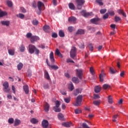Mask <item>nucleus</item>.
<instances>
[{
	"mask_svg": "<svg viewBox=\"0 0 128 128\" xmlns=\"http://www.w3.org/2000/svg\"><path fill=\"white\" fill-rule=\"evenodd\" d=\"M76 56V48L75 47H72L70 52V56L74 60Z\"/></svg>",
	"mask_w": 128,
	"mask_h": 128,
	"instance_id": "f257e3e1",
	"label": "nucleus"
},
{
	"mask_svg": "<svg viewBox=\"0 0 128 128\" xmlns=\"http://www.w3.org/2000/svg\"><path fill=\"white\" fill-rule=\"evenodd\" d=\"M3 86L4 87L3 88V90L5 92H10V88L9 85H8V82H4L3 84Z\"/></svg>",
	"mask_w": 128,
	"mask_h": 128,
	"instance_id": "f03ea898",
	"label": "nucleus"
},
{
	"mask_svg": "<svg viewBox=\"0 0 128 128\" xmlns=\"http://www.w3.org/2000/svg\"><path fill=\"white\" fill-rule=\"evenodd\" d=\"M81 14H82V16H84V18H88V16H92V12H86V11L84 10H82L81 12Z\"/></svg>",
	"mask_w": 128,
	"mask_h": 128,
	"instance_id": "7ed1b4c3",
	"label": "nucleus"
},
{
	"mask_svg": "<svg viewBox=\"0 0 128 128\" xmlns=\"http://www.w3.org/2000/svg\"><path fill=\"white\" fill-rule=\"evenodd\" d=\"M36 48L32 44H30L28 46V50L30 54H32L34 52V50H36Z\"/></svg>",
	"mask_w": 128,
	"mask_h": 128,
	"instance_id": "20e7f679",
	"label": "nucleus"
},
{
	"mask_svg": "<svg viewBox=\"0 0 128 128\" xmlns=\"http://www.w3.org/2000/svg\"><path fill=\"white\" fill-rule=\"evenodd\" d=\"M100 20L99 18H94L90 20V22L93 24H98V23Z\"/></svg>",
	"mask_w": 128,
	"mask_h": 128,
	"instance_id": "39448f33",
	"label": "nucleus"
},
{
	"mask_svg": "<svg viewBox=\"0 0 128 128\" xmlns=\"http://www.w3.org/2000/svg\"><path fill=\"white\" fill-rule=\"evenodd\" d=\"M80 96L79 95L76 98V104H74V106H80Z\"/></svg>",
	"mask_w": 128,
	"mask_h": 128,
	"instance_id": "423d86ee",
	"label": "nucleus"
},
{
	"mask_svg": "<svg viewBox=\"0 0 128 128\" xmlns=\"http://www.w3.org/2000/svg\"><path fill=\"white\" fill-rule=\"evenodd\" d=\"M42 124L43 128H46L48 126V122L47 120H44Z\"/></svg>",
	"mask_w": 128,
	"mask_h": 128,
	"instance_id": "0eeeda50",
	"label": "nucleus"
},
{
	"mask_svg": "<svg viewBox=\"0 0 128 128\" xmlns=\"http://www.w3.org/2000/svg\"><path fill=\"white\" fill-rule=\"evenodd\" d=\"M80 78L82 82V84H85L86 81V80H84V72H82V70H80Z\"/></svg>",
	"mask_w": 128,
	"mask_h": 128,
	"instance_id": "6e6552de",
	"label": "nucleus"
},
{
	"mask_svg": "<svg viewBox=\"0 0 128 128\" xmlns=\"http://www.w3.org/2000/svg\"><path fill=\"white\" fill-rule=\"evenodd\" d=\"M40 40V38L38 36H32L30 38V42H36L37 40Z\"/></svg>",
	"mask_w": 128,
	"mask_h": 128,
	"instance_id": "1a4fd4ad",
	"label": "nucleus"
},
{
	"mask_svg": "<svg viewBox=\"0 0 128 128\" xmlns=\"http://www.w3.org/2000/svg\"><path fill=\"white\" fill-rule=\"evenodd\" d=\"M44 110L46 112H48V110H50V104L46 102L44 106Z\"/></svg>",
	"mask_w": 128,
	"mask_h": 128,
	"instance_id": "9d476101",
	"label": "nucleus"
},
{
	"mask_svg": "<svg viewBox=\"0 0 128 128\" xmlns=\"http://www.w3.org/2000/svg\"><path fill=\"white\" fill-rule=\"evenodd\" d=\"M50 60L51 62H52V64H54V62H55L54 57V52H51L50 53Z\"/></svg>",
	"mask_w": 128,
	"mask_h": 128,
	"instance_id": "9b49d317",
	"label": "nucleus"
},
{
	"mask_svg": "<svg viewBox=\"0 0 128 128\" xmlns=\"http://www.w3.org/2000/svg\"><path fill=\"white\" fill-rule=\"evenodd\" d=\"M106 76V74L102 72V73L99 76V78L100 80V82H104V78Z\"/></svg>",
	"mask_w": 128,
	"mask_h": 128,
	"instance_id": "f8f14e48",
	"label": "nucleus"
},
{
	"mask_svg": "<svg viewBox=\"0 0 128 128\" xmlns=\"http://www.w3.org/2000/svg\"><path fill=\"white\" fill-rule=\"evenodd\" d=\"M68 22H72L74 24H76V17L74 16H71L68 18Z\"/></svg>",
	"mask_w": 128,
	"mask_h": 128,
	"instance_id": "ddd939ff",
	"label": "nucleus"
},
{
	"mask_svg": "<svg viewBox=\"0 0 128 128\" xmlns=\"http://www.w3.org/2000/svg\"><path fill=\"white\" fill-rule=\"evenodd\" d=\"M76 6L78 10H80V0H76Z\"/></svg>",
	"mask_w": 128,
	"mask_h": 128,
	"instance_id": "4468645a",
	"label": "nucleus"
},
{
	"mask_svg": "<svg viewBox=\"0 0 128 128\" xmlns=\"http://www.w3.org/2000/svg\"><path fill=\"white\" fill-rule=\"evenodd\" d=\"M0 24H2V26H10V22L8 20L1 21Z\"/></svg>",
	"mask_w": 128,
	"mask_h": 128,
	"instance_id": "2eb2a0df",
	"label": "nucleus"
},
{
	"mask_svg": "<svg viewBox=\"0 0 128 128\" xmlns=\"http://www.w3.org/2000/svg\"><path fill=\"white\" fill-rule=\"evenodd\" d=\"M23 88L26 94H28V92H29L28 86V85H25L23 86Z\"/></svg>",
	"mask_w": 128,
	"mask_h": 128,
	"instance_id": "dca6fc26",
	"label": "nucleus"
},
{
	"mask_svg": "<svg viewBox=\"0 0 128 128\" xmlns=\"http://www.w3.org/2000/svg\"><path fill=\"white\" fill-rule=\"evenodd\" d=\"M42 6L44 5V3L42 2H38V10H40V12H42Z\"/></svg>",
	"mask_w": 128,
	"mask_h": 128,
	"instance_id": "f3484780",
	"label": "nucleus"
},
{
	"mask_svg": "<svg viewBox=\"0 0 128 128\" xmlns=\"http://www.w3.org/2000/svg\"><path fill=\"white\" fill-rule=\"evenodd\" d=\"M118 12L119 14H122L123 16H124V18H126V14L124 12V10H118Z\"/></svg>",
	"mask_w": 128,
	"mask_h": 128,
	"instance_id": "a211bd4d",
	"label": "nucleus"
},
{
	"mask_svg": "<svg viewBox=\"0 0 128 128\" xmlns=\"http://www.w3.org/2000/svg\"><path fill=\"white\" fill-rule=\"evenodd\" d=\"M50 28L49 26L46 25L44 26V30L45 32H50Z\"/></svg>",
	"mask_w": 128,
	"mask_h": 128,
	"instance_id": "6ab92c4d",
	"label": "nucleus"
},
{
	"mask_svg": "<svg viewBox=\"0 0 128 128\" xmlns=\"http://www.w3.org/2000/svg\"><path fill=\"white\" fill-rule=\"evenodd\" d=\"M68 7L69 8H70V10H76V6H74V4L73 3H69Z\"/></svg>",
	"mask_w": 128,
	"mask_h": 128,
	"instance_id": "aec40b11",
	"label": "nucleus"
},
{
	"mask_svg": "<svg viewBox=\"0 0 128 128\" xmlns=\"http://www.w3.org/2000/svg\"><path fill=\"white\" fill-rule=\"evenodd\" d=\"M22 122L20 121V120H18V119H15L14 123V126H19V124H20Z\"/></svg>",
	"mask_w": 128,
	"mask_h": 128,
	"instance_id": "412c9836",
	"label": "nucleus"
},
{
	"mask_svg": "<svg viewBox=\"0 0 128 128\" xmlns=\"http://www.w3.org/2000/svg\"><path fill=\"white\" fill-rule=\"evenodd\" d=\"M55 54H56V56H60V58H62V53H60L58 49H56Z\"/></svg>",
	"mask_w": 128,
	"mask_h": 128,
	"instance_id": "4be33fe9",
	"label": "nucleus"
},
{
	"mask_svg": "<svg viewBox=\"0 0 128 128\" xmlns=\"http://www.w3.org/2000/svg\"><path fill=\"white\" fill-rule=\"evenodd\" d=\"M62 126H66V128H70V126H72V122H64L62 123Z\"/></svg>",
	"mask_w": 128,
	"mask_h": 128,
	"instance_id": "5701e85b",
	"label": "nucleus"
},
{
	"mask_svg": "<svg viewBox=\"0 0 128 128\" xmlns=\"http://www.w3.org/2000/svg\"><path fill=\"white\" fill-rule=\"evenodd\" d=\"M72 82L74 84H78V82H80V80L76 77H73L72 78Z\"/></svg>",
	"mask_w": 128,
	"mask_h": 128,
	"instance_id": "b1692460",
	"label": "nucleus"
},
{
	"mask_svg": "<svg viewBox=\"0 0 128 128\" xmlns=\"http://www.w3.org/2000/svg\"><path fill=\"white\" fill-rule=\"evenodd\" d=\"M58 118L60 120H64V116L62 113L58 114Z\"/></svg>",
	"mask_w": 128,
	"mask_h": 128,
	"instance_id": "393cba45",
	"label": "nucleus"
},
{
	"mask_svg": "<svg viewBox=\"0 0 128 128\" xmlns=\"http://www.w3.org/2000/svg\"><path fill=\"white\" fill-rule=\"evenodd\" d=\"M68 88L70 90L71 92L72 91V90H74V84L70 82L68 86Z\"/></svg>",
	"mask_w": 128,
	"mask_h": 128,
	"instance_id": "a878e982",
	"label": "nucleus"
},
{
	"mask_svg": "<svg viewBox=\"0 0 128 128\" xmlns=\"http://www.w3.org/2000/svg\"><path fill=\"white\" fill-rule=\"evenodd\" d=\"M53 110L55 111L56 112H60L61 110L60 108V107H58L56 106H54L53 108Z\"/></svg>",
	"mask_w": 128,
	"mask_h": 128,
	"instance_id": "bb28decb",
	"label": "nucleus"
},
{
	"mask_svg": "<svg viewBox=\"0 0 128 128\" xmlns=\"http://www.w3.org/2000/svg\"><path fill=\"white\" fill-rule=\"evenodd\" d=\"M6 14H8L6 12H3L0 9V18H2V16H6Z\"/></svg>",
	"mask_w": 128,
	"mask_h": 128,
	"instance_id": "cd10ccee",
	"label": "nucleus"
},
{
	"mask_svg": "<svg viewBox=\"0 0 128 128\" xmlns=\"http://www.w3.org/2000/svg\"><path fill=\"white\" fill-rule=\"evenodd\" d=\"M30 122H32V124H38V120L33 118H32L30 120Z\"/></svg>",
	"mask_w": 128,
	"mask_h": 128,
	"instance_id": "c85d7f7f",
	"label": "nucleus"
},
{
	"mask_svg": "<svg viewBox=\"0 0 128 128\" xmlns=\"http://www.w3.org/2000/svg\"><path fill=\"white\" fill-rule=\"evenodd\" d=\"M58 34L60 38H64V32L62 30H60Z\"/></svg>",
	"mask_w": 128,
	"mask_h": 128,
	"instance_id": "c756f323",
	"label": "nucleus"
},
{
	"mask_svg": "<svg viewBox=\"0 0 128 128\" xmlns=\"http://www.w3.org/2000/svg\"><path fill=\"white\" fill-rule=\"evenodd\" d=\"M50 68L52 70H58V66L56 65H52V66H50Z\"/></svg>",
	"mask_w": 128,
	"mask_h": 128,
	"instance_id": "7c9ffc66",
	"label": "nucleus"
},
{
	"mask_svg": "<svg viewBox=\"0 0 128 128\" xmlns=\"http://www.w3.org/2000/svg\"><path fill=\"white\" fill-rule=\"evenodd\" d=\"M76 76L80 78V70L76 69Z\"/></svg>",
	"mask_w": 128,
	"mask_h": 128,
	"instance_id": "2f4dec72",
	"label": "nucleus"
},
{
	"mask_svg": "<svg viewBox=\"0 0 128 128\" xmlns=\"http://www.w3.org/2000/svg\"><path fill=\"white\" fill-rule=\"evenodd\" d=\"M94 92L96 94L100 92V87L99 86H96L94 88Z\"/></svg>",
	"mask_w": 128,
	"mask_h": 128,
	"instance_id": "473e14b6",
	"label": "nucleus"
},
{
	"mask_svg": "<svg viewBox=\"0 0 128 128\" xmlns=\"http://www.w3.org/2000/svg\"><path fill=\"white\" fill-rule=\"evenodd\" d=\"M17 18H21L22 20H24V14H19L16 15Z\"/></svg>",
	"mask_w": 128,
	"mask_h": 128,
	"instance_id": "72a5a7b5",
	"label": "nucleus"
},
{
	"mask_svg": "<svg viewBox=\"0 0 128 128\" xmlns=\"http://www.w3.org/2000/svg\"><path fill=\"white\" fill-rule=\"evenodd\" d=\"M23 66H24V64H22V63H20L19 64H18L17 66L18 70H20L22 68Z\"/></svg>",
	"mask_w": 128,
	"mask_h": 128,
	"instance_id": "f704fd0d",
	"label": "nucleus"
},
{
	"mask_svg": "<svg viewBox=\"0 0 128 128\" xmlns=\"http://www.w3.org/2000/svg\"><path fill=\"white\" fill-rule=\"evenodd\" d=\"M104 90H108V88H110V86L108 84H104L102 86Z\"/></svg>",
	"mask_w": 128,
	"mask_h": 128,
	"instance_id": "c9c22d12",
	"label": "nucleus"
},
{
	"mask_svg": "<svg viewBox=\"0 0 128 128\" xmlns=\"http://www.w3.org/2000/svg\"><path fill=\"white\" fill-rule=\"evenodd\" d=\"M88 48L90 50H91V52H92V50H94V44H89L88 45Z\"/></svg>",
	"mask_w": 128,
	"mask_h": 128,
	"instance_id": "e433bc0d",
	"label": "nucleus"
},
{
	"mask_svg": "<svg viewBox=\"0 0 128 128\" xmlns=\"http://www.w3.org/2000/svg\"><path fill=\"white\" fill-rule=\"evenodd\" d=\"M108 102L110 104H112V97L110 96H108Z\"/></svg>",
	"mask_w": 128,
	"mask_h": 128,
	"instance_id": "4c0bfd02",
	"label": "nucleus"
},
{
	"mask_svg": "<svg viewBox=\"0 0 128 128\" xmlns=\"http://www.w3.org/2000/svg\"><path fill=\"white\" fill-rule=\"evenodd\" d=\"M8 52L10 56H14V50L10 49L8 50Z\"/></svg>",
	"mask_w": 128,
	"mask_h": 128,
	"instance_id": "58836bf2",
	"label": "nucleus"
},
{
	"mask_svg": "<svg viewBox=\"0 0 128 128\" xmlns=\"http://www.w3.org/2000/svg\"><path fill=\"white\" fill-rule=\"evenodd\" d=\"M20 52H24V50H26V48H24V45H21V46L20 48Z\"/></svg>",
	"mask_w": 128,
	"mask_h": 128,
	"instance_id": "ea45409f",
	"label": "nucleus"
},
{
	"mask_svg": "<svg viewBox=\"0 0 128 128\" xmlns=\"http://www.w3.org/2000/svg\"><path fill=\"white\" fill-rule=\"evenodd\" d=\"M44 76L46 80H50V75L48 71H45L44 72Z\"/></svg>",
	"mask_w": 128,
	"mask_h": 128,
	"instance_id": "a19ab883",
	"label": "nucleus"
},
{
	"mask_svg": "<svg viewBox=\"0 0 128 128\" xmlns=\"http://www.w3.org/2000/svg\"><path fill=\"white\" fill-rule=\"evenodd\" d=\"M114 20L116 22H120V20H122V18L119 16H115Z\"/></svg>",
	"mask_w": 128,
	"mask_h": 128,
	"instance_id": "79ce46f5",
	"label": "nucleus"
},
{
	"mask_svg": "<svg viewBox=\"0 0 128 128\" xmlns=\"http://www.w3.org/2000/svg\"><path fill=\"white\" fill-rule=\"evenodd\" d=\"M78 94H80V89H76L74 90V94L75 96H78Z\"/></svg>",
	"mask_w": 128,
	"mask_h": 128,
	"instance_id": "37998d69",
	"label": "nucleus"
},
{
	"mask_svg": "<svg viewBox=\"0 0 128 128\" xmlns=\"http://www.w3.org/2000/svg\"><path fill=\"white\" fill-rule=\"evenodd\" d=\"M118 114L114 115L112 116V122H116V118H118Z\"/></svg>",
	"mask_w": 128,
	"mask_h": 128,
	"instance_id": "c03bdc74",
	"label": "nucleus"
},
{
	"mask_svg": "<svg viewBox=\"0 0 128 128\" xmlns=\"http://www.w3.org/2000/svg\"><path fill=\"white\" fill-rule=\"evenodd\" d=\"M64 100L66 104H70V98H64Z\"/></svg>",
	"mask_w": 128,
	"mask_h": 128,
	"instance_id": "a18cd8bd",
	"label": "nucleus"
},
{
	"mask_svg": "<svg viewBox=\"0 0 128 128\" xmlns=\"http://www.w3.org/2000/svg\"><path fill=\"white\" fill-rule=\"evenodd\" d=\"M90 71L92 76L94 75V68L92 67H90Z\"/></svg>",
	"mask_w": 128,
	"mask_h": 128,
	"instance_id": "49530a36",
	"label": "nucleus"
},
{
	"mask_svg": "<svg viewBox=\"0 0 128 128\" xmlns=\"http://www.w3.org/2000/svg\"><path fill=\"white\" fill-rule=\"evenodd\" d=\"M108 12L110 16H114V10H108Z\"/></svg>",
	"mask_w": 128,
	"mask_h": 128,
	"instance_id": "de8ad7c7",
	"label": "nucleus"
},
{
	"mask_svg": "<svg viewBox=\"0 0 128 128\" xmlns=\"http://www.w3.org/2000/svg\"><path fill=\"white\" fill-rule=\"evenodd\" d=\"M32 24L34 26H38V21L36 20H34L32 22Z\"/></svg>",
	"mask_w": 128,
	"mask_h": 128,
	"instance_id": "09e8293b",
	"label": "nucleus"
},
{
	"mask_svg": "<svg viewBox=\"0 0 128 128\" xmlns=\"http://www.w3.org/2000/svg\"><path fill=\"white\" fill-rule=\"evenodd\" d=\"M93 104H94V106H100V102L98 100H95L94 101Z\"/></svg>",
	"mask_w": 128,
	"mask_h": 128,
	"instance_id": "8fccbe9b",
	"label": "nucleus"
},
{
	"mask_svg": "<svg viewBox=\"0 0 128 128\" xmlns=\"http://www.w3.org/2000/svg\"><path fill=\"white\" fill-rule=\"evenodd\" d=\"M102 0H96V2L100 6H104V2H102Z\"/></svg>",
	"mask_w": 128,
	"mask_h": 128,
	"instance_id": "3c124183",
	"label": "nucleus"
},
{
	"mask_svg": "<svg viewBox=\"0 0 128 128\" xmlns=\"http://www.w3.org/2000/svg\"><path fill=\"white\" fill-rule=\"evenodd\" d=\"M14 118H10L8 120V124H14Z\"/></svg>",
	"mask_w": 128,
	"mask_h": 128,
	"instance_id": "603ef678",
	"label": "nucleus"
},
{
	"mask_svg": "<svg viewBox=\"0 0 128 128\" xmlns=\"http://www.w3.org/2000/svg\"><path fill=\"white\" fill-rule=\"evenodd\" d=\"M6 4L8 6H9L10 8H11V6H12V2L10 0H8L6 2Z\"/></svg>",
	"mask_w": 128,
	"mask_h": 128,
	"instance_id": "864d4df0",
	"label": "nucleus"
},
{
	"mask_svg": "<svg viewBox=\"0 0 128 128\" xmlns=\"http://www.w3.org/2000/svg\"><path fill=\"white\" fill-rule=\"evenodd\" d=\"M20 12H21L26 13V10L24 8L21 7L20 8Z\"/></svg>",
	"mask_w": 128,
	"mask_h": 128,
	"instance_id": "5fc2aeb1",
	"label": "nucleus"
},
{
	"mask_svg": "<svg viewBox=\"0 0 128 128\" xmlns=\"http://www.w3.org/2000/svg\"><path fill=\"white\" fill-rule=\"evenodd\" d=\"M68 30L70 32H72V30H74V27L72 26L68 27Z\"/></svg>",
	"mask_w": 128,
	"mask_h": 128,
	"instance_id": "6e6d98bb",
	"label": "nucleus"
},
{
	"mask_svg": "<svg viewBox=\"0 0 128 128\" xmlns=\"http://www.w3.org/2000/svg\"><path fill=\"white\" fill-rule=\"evenodd\" d=\"M108 18V14L106 13L103 16V20H106Z\"/></svg>",
	"mask_w": 128,
	"mask_h": 128,
	"instance_id": "4d7b16f0",
	"label": "nucleus"
},
{
	"mask_svg": "<svg viewBox=\"0 0 128 128\" xmlns=\"http://www.w3.org/2000/svg\"><path fill=\"white\" fill-rule=\"evenodd\" d=\"M106 9H102L100 10V13L102 14H106Z\"/></svg>",
	"mask_w": 128,
	"mask_h": 128,
	"instance_id": "13d9d810",
	"label": "nucleus"
},
{
	"mask_svg": "<svg viewBox=\"0 0 128 128\" xmlns=\"http://www.w3.org/2000/svg\"><path fill=\"white\" fill-rule=\"evenodd\" d=\"M100 96L98 94H94V100H98V98H100Z\"/></svg>",
	"mask_w": 128,
	"mask_h": 128,
	"instance_id": "bf43d9fd",
	"label": "nucleus"
},
{
	"mask_svg": "<svg viewBox=\"0 0 128 128\" xmlns=\"http://www.w3.org/2000/svg\"><path fill=\"white\" fill-rule=\"evenodd\" d=\"M52 38H58V34L56 33H53L52 35Z\"/></svg>",
	"mask_w": 128,
	"mask_h": 128,
	"instance_id": "052dcab7",
	"label": "nucleus"
},
{
	"mask_svg": "<svg viewBox=\"0 0 128 128\" xmlns=\"http://www.w3.org/2000/svg\"><path fill=\"white\" fill-rule=\"evenodd\" d=\"M32 33H28L26 35V38H32Z\"/></svg>",
	"mask_w": 128,
	"mask_h": 128,
	"instance_id": "680f3d73",
	"label": "nucleus"
},
{
	"mask_svg": "<svg viewBox=\"0 0 128 128\" xmlns=\"http://www.w3.org/2000/svg\"><path fill=\"white\" fill-rule=\"evenodd\" d=\"M60 103L59 101L57 100L56 102V106H57V107L60 108Z\"/></svg>",
	"mask_w": 128,
	"mask_h": 128,
	"instance_id": "e2e57ef3",
	"label": "nucleus"
},
{
	"mask_svg": "<svg viewBox=\"0 0 128 128\" xmlns=\"http://www.w3.org/2000/svg\"><path fill=\"white\" fill-rule=\"evenodd\" d=\"M34 52H35L36 54H40V50H38L36 48H35Z\"/></svg>",
	"mask_w": 128,
	"mask_h": 128,
	"instance_id": "0e129e2a",
	"label": "nucleus"
},
{
	"mask_svg": "<svg viewBox=\"0 0 128 128\" xmlns=\"http://www.w3.org/2000/svg\"><path fill=\"white\" fill-rule=\"evenodd\" d=\"M74 112H75V114H80V110H78V109H76L74 110Z\"/></svg>",
	"mask_w": 128,
	"mask_h": 128,
	"instance_id": "69168bd1",
	"label": "nucleus"
},
{
	"mask_svg": "<svg viewBox=\"0 0 128 128\" xmlns=\"http://www.w3.org/2000/svg\"><path fill=\"white\" fill-rule=\"evenodd\" d=\"M27 76H32V71H28Z\"/></svg>",
	"mask_w": 128,
	"mask_h": 128,
	"instance_id": "338daca9",
	"label": "nucleus"
},
{
	"mask_svg": "<svg viewBox=\"0 0 128 128\" xmlns=\"http://www.w3.org/2000/svg\"><path fill=\"white\" fill-rule=\"evenodd\" d=\"M43 88L45 89L46 90V88H48V84H45L43 86Z\"/></svg>",
	"mask_w": 128,
	"mask_h": 128,
	"instance_id": "774afa93",
	"label": "nucleus"
}]
</instances>
